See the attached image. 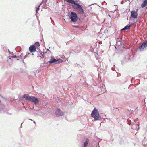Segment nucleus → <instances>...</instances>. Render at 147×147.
Here are the masks:
<instances>
[{
	"instance_id": "10",
	"label": "nucleus",
	"mask_w": 147,
	"mask_h": 147,
	"mask_svg": "<svg viewBox=\"0 0 147 147\" xmlns=\"http://www.w3.org/2000/svg\"><path fill=\"white\" fill-rule=\"evenodd\" d=\"M147 5V0H144L141 5V7L144 8Z\"/></svg>"
},
{
	"instance_id": "26",
	"label": "nucleus",
	"mask_w": 147,
	"mask_h": 147,
	"mask_svg": "<svg viewBox=\"0 0 147 147\" xmlns=\"http://www.w3.org/2000/svg\"><path fill=\"white\" fill-rule=\"evenodd\" d=\"M8 51H9V53H10V51H9V49H8Z\"/></svg>"
},
{
	"instance_id": "5",
	"label": "nucleus",
	"mask_w": 147,
	"mask_h": 147,
	"mask_svg": "<svg viewBox=\"0 0 147 147\" xmlns=\"http://www.w3.org/2000/svg\"><path fill=\"white\" fill-rule=\"evenodd\" d=\"M62 62V60L61 59L59 60V59H56L54 58V57L53 56H51V59H50V60L48 61V62L49 64H51L52 63H54L55 62H57L56 63H60L61 62Z\"/></svg>"
},
{
	"instance_id": "6",
	"label": "nucleus",
	"mask_w": 147,
	"mask_h": 147,
	"mask_svg": "<svg viewBox=\"0 0 147 147\" xmlns=\"http://www.w3.org/2000/svg\"><path fill=\"white\" fill-rule=\"evenodd\" d=\"M147 46V41L144 42L138 48V50L140 52H142L144 51L145 48Z\"/></svg>"
},
{
	"instance_id": "13",
	"label": "nucleus",
	"mask_w": 147,
	"mask_h": 147,
	"mask_svg": "<svg viewBox=\"0 0 147 147\" xmlns=\"http://www.w3.org/2000/svg\"><path fill=\"white\" fill-rule=\"evenodd\" d=\"M89 140L88 139H86V141L84 142L82 147H86L88 144Z\"/></svg>"
},
{
	"instance_id": "23",
	"label": "nucleus",
	"mask_w": 147,
	"mask_h": 147,
	"mask_svg": "<svg viewBox=\"0 0 147 147\" xmlns=\"http://www.w3.org/2000/svg\"><path fill=\"white\" fill-rule=\"evenodd\" d=\"M34 108V107H33L32 108H30V109H31V110H32Z\"/></svg>"
},
{
	"instance_id": "29",
	"label": "nucleus",
	"mask_w": 147,
	"mask_h": 147,
	"mask_svg": "<svg viewBox=\"0 0 147 147\" xmlns=\"http://www.w3.org/2000/svg\"><path fill=\"white\" fill-rule=\"evenodd\" d=\"M33 123H35H35H36V122H35V121H33Z\"/></svg>"
},
{
	"instance_id": "38",
	"label": "nucleus",
	"mask_w": 147,
	"mask_h": 147,
	"mask_svg": "<svg viewBox=\"0 0 147 147\" xmlns=\"http://www.w3.org/2000/svg\"><path fill=\"white\" fill-rule=\"evenodd\" d=\"M24 108L25 109V107H24Z\"/></svg>"
},
{
	"instance_id": "27",
	"label": "nucleus",
	"mask_w": 147,
	"mask_h": 147,
	"mask_svg": "<svg viewBox=\"0 0 147 147\" xmlns=\"http://www.w3.org/2000/svg\"><path fill=\"white\" fill-rule=\"evenodd\" d=\"M47 51H50V50L49 49H47Z\"/></svg>"
},
{
	"instance_id": "4",
	"label": "nucleus",
	"mask_w": 147,
	"mask_h": 147,
	"mask_svg": "<svg viewBox=\"0 0 147 147\" xmlns=\"http://www.w3.org/2000/svg\"><path fill=\"white\" fill-rule=\"evenodd\" d=\"M69 18L71 20L72 22L75 24L78 20L77 14L74 11H71L70 14Z\"/></svg>"
},
{
	"instance_id": "16",
	"label": "nucleus",
	"mask_w": 147,
	"mask_h": 147,
	"mask_svg": "<svg viewBox=\"0 0 147 147\" xmlns=\"http://www.w3.org/2000/svg\"><path fill=\"white\" fill-rule=\"evenodd\" d=\"M29 54H30V53H29L28 52H27L26 53V55H25V56L24 57V59H23V60H22V62H23V63H24V59L26 58L27 57H28V55Z\"/></svg>"
},
{
	"instance_id": "34",
	"label": "nucleus",
	"mask_w": 147,
	"mask_h": 147,
	"mask_svg": "<svg viewBox=\"0 0 147 147\" xmlns=\"http://www.w3.org/2000/svg\"><path fill=\"white\" fill-rule=\"evenodd\" d=\"M74 26V27H77V26Z\"/></svg>"
},
{
	"instance_id": "30",
	"label": "nucleus",
	"mask_w": 147,
	"mask_h": 147,
	"mask_svg": "<svg viewBox=\"0 0 147 147\" xmlns=\"http://www.w3.org/2000/svg\"><path fill=\"white\" fill-rule=\"evenodd\" d=\"M37 57H40V58H42L40 56H37Z\"/></svg>"
},
{
	"instance_id": "2",
	"label": "nucleus",
	"mask_w": 147,
	"mask_h": 147,
	"mask_svg": "<svg viewBox=\"0 0 147 147\" xmlns=\"http://www.w3.org/2000/svg\"><path fill=\"white\" fill-rule=\"evenodd\" d=\"M22 97L28 101L34 103L35 105H38L39 104V100L35 96L29 95L28 94L23 95Z\"/></svg>"
},
{
	"instance_id": "39",
	"label": "nucleus",
	"mask_w": 147,
	"mask_h": 147,
	"mask_svg": "<svg viewBox=\"0 0 147 147\" xmlns=\"http://www.w3.org/2000/svg\"><path fill=\"white\" fill-rule=\"evenodd\" d=\"M22 53H21V55H22Z\"/></svg>"
},
{
	"instance_id": "28",
	"label": "nucleus",
	"mask_w": 147,
	"mask_h": 147,
	"mask_svg": "<svg viewBox=\"0 0 147 147\" xmlns=\"http://www.w3.org/2000/svg\"><path fill=\"white\" fill-rule=\"evenodd\" d=\"M128 111H131V109H128Z\"/></svg>"
},
{
	"instance_id": "31",
	"label": "nucleus",
	"mask_w": 147,
	"mask_h": 147,
	"mask_svg": "<svg viewBox=\"0 0 147 147\" xmlns=\"http://www.w3.org/2000/svg\"><path fill=\"white\" fill-rule=\"evenodd\" d=\"M44 63L45 64V60L44 61Z\"/></svg>"
},
{
	"instance_id": "35",
	"label": "nucleus",
	"mask_w": 147,
	"mask_h": 147,
	"mask_svg": "<svg viewBox=\"0 0 147 147\" xmlns=\"http://www.w3.org/2000/svg\"><path fill=\"white\" fill-rule=\"evenodd\" d=\"M50 47H49V49H50Z\"/></svg>"
},
{
	"instance_id": "17",
	"label": "nucleus",
	"mask_w": 147,
	"mask_h": 147,
	"mask_svg": "<svg viewBox=\"0 0 147 147\" xmlns=\"http://www.w3.org/2000/svg\"><path fill=\"white\" fill-rule=\"evenodd\" d=\"M75 66L76 67H80V65L78 64H76L75 65Z\"/></svg>"
},
{
	"instance_id": "42",
	"label": "nucleus",
	"mask_w": 147,
	"mask_h": 147,
	"mask_svg": "<svg viewBox=\"0 0 147 147\" xmlns=\"http://www.w3.org/2000/svg\"><path fill=\"white\" fill-rule=\"evenodd\" d=\"M44 7H42V8H44Z\"/></svg>"
},
{
	"instance_id": "41",
	"label": "nucleus",
	"mask_w": 147,
	"mask_h": 147,
	"mask_svg": "<svg viewBox=\"0 0 147 147\" xmlns=\"http://www.w3.org/2000/svg\"><path fill=\"white\" fill-rule=\"evenodd\" d=\"M44 7H42V8H44Z\"/></svg>"
},
{
	"instance_id": "32",
	"label": "nucleus",
	"mask_w": 147,
	"mask_h": 147,
	"mask_svg": "<svg viewBox=\"0 0 147 147\" xmlns=\"http://www.w3.org/2000/svg\"><path fill=\"white\" fill-rule=\"evenodd\" d=\"M34 55V54H33V53H32L31 54V55Z\"/></svg>"
},
{
	"instance_id": "19",
	"label": "nucleus",
	"mask_w": 147,
	"mask_h": 147,
	"mask_svg": "<svg viewBox=\"0 0 147 147\" xmlns=\"http://www.w3.org/2000/svg\"><path fill=\"white\" fill-rule=\"evenodd\" d=\"M50 19L51 20V22L53 23H53L54 22V21L52 19V18H50Z\"/></svg>"
},
{
	"instance_id": "21",
	"label": "nucleus",
	"mask_w": 147,
	"mask_h": 147,
	"mask_svg": "<svg viewBox=\"0 0 147 147\" xmlns=\"http://www.w3.org/2000/svg\"><path fill=\"white\" fill-rule=\"evenodd\" d=\"M123 1H121V4H123Z\"/></svg>"
},
{
	"instance_id": "40",
	"label": "nucleus",
	"mask_w": 147,
	"mask_h": 147,
	"mask_svg": "<svg viewBox=\"0 0 147 147\" xmlns=\"http://www.w3.org/2000/svg\"><path fill=\"white\" fill-rule=\"evenodd\" d=\"M31 120L33 121L32 119H30Z\"/></svg>"
},
{
	"instance_id": "11",
	"label": "nucleus",
	"mask_w": 147,
	"mask_h": 147,
	"mask_svg": "<svg viewBox=\"0 0 147 147\" xmlns=\"http://www.w3.org/2000/svg\"><path fill=\"white\" fill-rule=\"evenodd\" d=\"M131 26V25H127L125 26L124 28H123L122 29H121L122 30H128Z\"/></svg>"
},
{
	"instance_id": "25",
	"label": "nucleus",
	"mask_w": 147,
	"mask_h": 147,
	"mask_svg": "<svg viewBox=\"0 0 147 147\" xmlns=\"http://www.w3.org/2000/svg\"><path fill=\"white\" fill-rule=\"evenodd\" d=\"M105 3V1H104V2H102V4H103V3Z\"/></svg>"
},
{
	"instance_id": "24",
	"label": "nucleus",
	"mask_w": 147,
	"mask_h": 147,
	"mask_svg": "<svg viewBox=\"0 0 147 147\" xmlns=\"http://www.w3.org/2000/svg\"><path fill=\"white\" fill-rule=\"evenodd\" d=\"M22 123L21 124V125L20 127H22Z\"/></svg>"
},
{
	"instance_id": "18",
	"label": "nucleus",
	"mask_w": 147,
	"mask_h": 147,
	"mask_svg": "<svg viewBox=\"0 0 147 147\" xmlns=\"http://www.w3.org/2000/svg\"><path fill=\"white\" fill-rule=\"evenodd\" d=\"M11 57L13 58H16L17 57V56H16V55H13L11 56Z\"/></svg>"
},
{
	"instance_id": "20",
	"label": "nucleus",
	"mask_w": 147,
	"mask_h": 147,
	"mask_svg": "<svg viewBox=\"0 0 147 147\" xmlns=\"http://www.w3.org/2000/svg\"><path fill=\"white\" fill-rule=\"evenodd\" d=\"M123 140H121L120 142V144H122V143H123Z\"/></svg>"
},
{
	"instance_id": "8",
	"label": "nucleus",
	"mask_w": 147,
	"mask_h": 147,
	"mask_svg": "<svg viewBox=\"0 0 147 147\" xmlns=\"http://www.w3.org/2000/svg\"><path fill=\"white\" fill-rule=\"evenodd\" d=\"M64 112L61 111L59 108H57L55 111V114L58 116H63L64 115Z\"/></svg>"
},
{
	"instance_id": "43",
	"label": "nucleus",
	"mask_w": 147,
	"mask_h": 147,
	"mask_svg": "<svg viewBox=\"0 0 147 147\" xmlns=\"http://www.w3.org/2000/svg\"><path fill=\"white\" fill-rule=\"evenodd\" d=\"M66 0V1L67 2V0Z\"/></svg>"
},
{
	"instance_id": "1",
	"label": "nucleus",
	"mask_w": 147,
	"mask_h": 147,
	"mask_svg": "<svg viewBox=\"0 0 147 147\" xmlns=\"http://www.w3.org/2000/svg\"><path fill=\"white\" fill-rule=\"evenodd\" d=\"M67 2L71 3L72 8L77 11L78 14L82 15L84 13L83 7L78 2H80L79 0H67Z\"/></svg>"
},
{
	"instance_id": "36",
	"label": "nucleus",
	"mask_w": 147,
	"mask_h": 147,
	"mask_svg": "<svg viewBox=\"0 0 147 147\" xmlns=\"http://www.w3.org/2000/svg\"><path fill=\"white\" fill-rule=\"evenodd\" d=\"M13 53V52H12L11 53V54L12 53Z\"/></svg>"
},
{
	"instance_id": "3",
	"label": "nucleus",
	"mask_w": 147,
	"mask_h": 147,
	"mask_svg": "<svg viewBox=\"0 0 147 147\" xmlns=\"http://www.w3.org/2000/svg\"><path fill=\"white\" fill-rule=\"evenodd\" d=\"M91 115V116L94 118L95 120H99L101 118L98 111L96 108H94L92 111Z\"/></svg>"
},
{
	"instance_id": "44",
	"label": "nucleus",
	"mask_w": 147,
	"mask_h": 147,
	"mask_svg": "<svg viewBox=\"0 0 147 147\" xmlns=\"http://www.w3.org/2000/svg\"><path fill=\"white\" fill-rule=\"evenodd\" d=\"M17 60H19V59H17Z\"/></svg>"
},
{
	"instance_id": "22",
	"label": "nucleus",
	"mask_w": 147,
	"mask_h": 147,
	"mask_svg": "<svg viewBox=\"0 0 147 147\" xmlns=\"http://www.w3.org/2000/svg\"><path fill=\"white\" fill-rule=\"evenodd\" d=\"M44 1V0H43L42 1V2L40 4H41H41L43 3V2Z\"/></svg>"
},
{
	"instance_id": "14",
	"label": "nucleus",
	"mask_w": 147,
	"mask_h": 147,
	"mask_svg": "<svg viewBox=\"0 0 147 147\" xmlns=\"http://www.w3.org/2000/svg\"><path fill=\"white\" fill-rule=\"evenodd\" d=\"M33 45H34V46L36 48V49L38 48V47L40 46L39 43L37 42H36Z\"/></svg>"
},
{
	"instance_id": "7",
	"label": "nucleus",
	"mask_w": 147,
	"mask_h": 147,
	"mask_svg": "<svg viewBox=\"0 0 147 147\" xmlns=\"http://www.w3.org/2000/svg\"><path fill=\"white\" fill-rule=\"evenodd\" d=\"M138 15L137 12L135 10H133L131 12V16L133 18H137Z\"/></svg>"
},
{
	"instance_id": "33",
	"label": "nucleus",
	"mask_w": 147,
	"mask_h": 147,
	"mask_svg": "<svg viewBox=\"0 0 147 147\" xmlns=\"http://www.w3.org/2000/svg\"><path fill=\"white\" fill-rule=\"evenodd\" d=\"M111 69H112V70H113V67H112Z\"/></svg>"
},
{
	"instance_id": "9",
	"label": "nucleus",
	"mask_w": 147,
	"mask_h": 147,
	"mask_svg": "<svg viewBox=\"0 0 147 147\" xmlns=\"http://www.w3.org/2000/svg\"><path fill=\"white\" fill-rule=\"evenodd\" d=\"M29 51L31 52H34L36 51V48L34 45H31L29 47Z\"/></svg>"
},
{
	"instance_id": "15",
	"label": "nucleus",
	"mask_w": 147,
	"mask_h": 147,
	"mask_svg": "<svg viewBox=\"0 0 147 147\" xmlns=\"http://www.w3.org/2000/svg\"><path fill=\"white\" fill-rule=\"evenodd\" d=\"M41 6V4H40L37 7V8L36 10V14L35 15H36V13H37L38 12V11L39 10V8Z\"/></svg>"
},
{
	"instance_id": "12",
	"label": "nucleus",
	"mask_w": 147,
	"mask_h": 147,
	"mask_svg": "<svg viewBox=\"0 0 147 147\" xmlns=\"http://www.w3.org/2000/svg\"><path fill=\"white\" fill-rule=\"evenodd\" d=\"M139 124L137 125L138 126V127H137V126H136V124H135V123H134V124H133V125L131 127V128L133 129H134L135 128V127H134V126H135V127H136V130L137 131H138L139 129Z\"/></svg>"
},
{
	"instance_id": "37",
	"label": "nucleus",
	"mask_w": 147,
	"mask_h": 147,
	"mask_svg": "<svg viewBox=\"0 0 147 147\" xmlns=\"http://www.w3.org/2000/svg\"><path fill=\"white\" fill-rule=\"evenodd\" d=\"M109 16L110 17V15H109Z\"/></svg>"
}]
</instances>
